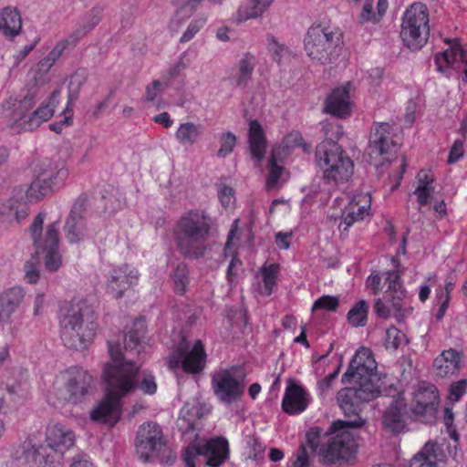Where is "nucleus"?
Listing matches in <instances>:
<instances>
[{
    "instance_id": "35",
    "label": "nucleus",
    "mask_w": 467,
    "mask_h": 467,
    "mask_svg": "<svg viewBox=\"0 0 467 467\" xmlns=\"http://www.w3.org/2000/svg\"><path fill=\"white\" fill-rule=\"evenodd\" d=\"M279 151L280 148H275L268 160V174L265 182V187L268 191L279 187L286 181L287 173L277 159Z\"/></svg>"
},
{
    "instance_id": "26",
    "label": "nucleus",
    "mask_w": 467,
    "mask_h": 467,
    "mask_svg": "<svg viewBox=\"0 0 467 467\" xmlns=\"http://www.w3.org/2000/svg\"><path fill=\"white\" fill-rule=\"evenodd\" d=\"M207 354L202 340H196L192 347L181 350L177 348V365L181 364L182 369L189 374L201 373L205 366Z\"/></svg>"
},
{
    "instance_id": "25",
    "label": "nucleus",
    "mask_w": 467,
    "mask_h": 467,
    "mask_svg": "<svg viewBox=\"0 0 467 467\" xmlns=\"http://www.w3.org/2000/svg\"><path fill=\"white\" fill-rule=\"evenodd\" d=\"M312 400L309 391L296 382H289L285 388L282 410L289 415H297L304 412Z\"/></svg>"
},
{
    "instance_id": "55",
    "label": "nucleus",
    "mask_w": 467,
    "mask_h": 467,
    "mask_svg": "<svg viewBox=\"0 0 467 467\" xmlns=\"http://www.w3.org/2000/svg\"><path fill=\"white\" fill-rule=\"evenodd\" d=\"M242 270V261L236 255H234L226 271V278L230 285H234L237 275Z\"/></svg>"
},
{
    "instance_id": "3",
    "label": "nucleus",
    "mask_w": 467,
    "mask_h": 467,
    "mask_svg": "<svg viewBox=\"0 0 467 467\" xmlns=\"http://www.w3.org/2000/svg\"><path fill=\"white\" fill-rule=\"evenodd\" d=\"M364 423L361 417L348 420H337L327 431L329 437L324 438L321 437V428L312 427L306 434V443L324 464L348 462L355 457L358 449L356 429Z\"/></svg>"
},
{
    "instance_id": "43",
    "label": "nucleus",
    "mask_w": 467,
    "mask_h": 467,
    "mask_svg": "<svg viewBox=\"0 0 467 467\" xmlns=\"http://www.w3.org/2000/svg\"><path fill=\"white\" fill-rule=\"evenodd\" d=\"M267 49L271 53L274 60L282 64L291 57V52L284 45L278 43L272 35L267 36Z\"/></svg>"
},
{
    "instance_id": "23",
    "label": "nucleus",
    "mask_w": 467,
    "mask_h": 467,
    "mask_svg": "<svg viewBox=\"0 0 467 467\" xmlns=\"http://www.w3.org/2000/svg\"><path fill=\"white\" fill-rule=\"evenodd\" d=\"M139 276L138 270L129 265L114 268L107 280V292L117 299L121 298L126 290L137 285Z\"/></svg>"
},
{
    "instance_id": "62",
    "label": "nucleus",
    "mask_w": 467,
    "mask_h": 467,
    "mask_svg": "<svg viewBox=\"0 0 467 467\" xmlns=\"http://www.w3.org/2000/svg\"><path fill=\"white\" fill-rule=\"evenodd\" d=\"M292 232H279L275 234V244L279 249L287 250L290 247Z\"/></svg>"
},
{
    "instance_id": "42",
    "label": "nucleus",
    "mask_w": 467,
    "mask_h": 467,
    "mask_svg": "<svg viewBox=\"0 0 467 467\" xmlns=\"http://www.w3.org/2000/svg\"><path fill=\"white\" fill-rule=\"evenodd\" d=\"M68 47H71L69 40L64 38L58 41L47 57L40 60V69L48 70Z\"/></svg>"
},
{
    "instance_id": "47",
    "label": "nucleus",
    "mask_w": 467,
    "mask_h": 467,
    "mask_svg": "<svg viewBox=\"0 0 467 467\" xmlns=\"http://www.w3.org/2000/svg\"><path fill=\"white\" fill-rule=\"evenodd\" d=\"M467 393V379H462L452 382L448 388L447 400L451 403H455Z\"/></svg>"
},
{
    "instance_id": "41",
    "label": "nucleus",
    "mask_w": 467,
    "mask_h": 467,
    "mask_svg": "<svg viewBox=\"0 0 467 467\" xmlns=\"http://www.w3.org/2000/svg\"><path fill=\"white\" fill-rule=\"evenodd\" d=\"M0 296L5 306L13 314L23 302L25 292L24 289L20 286H13L0 294Z\"/></svg>"
},
{
    "instance_id": "46",
    "label": "nucleus",
    "mask_w": 467,
    "mask_h": 467,
    "mask_svg": "<svg viewBox=\"0 0 467 467\" xmlns=\"http://www.w3.org/2000/svg\"><path fill=\"white\" fill-rule=\"evenodd\" d=\"M199 134L200 128L193 123H184L177 129V139L184 143L194 142Z\"/></svg>"
},
{
    "instance_id": "16",
    "label": "nucleus",
    "mask_w": 467,
    "mask_h": 467,
    "mask_svg": "<svg viewBox=\"0 0 467 467\" xmlns=\"http://www.w3.org/2000/svg\"><path fill=\"white\" fill-rule=\"evenodd\" d=\"M340 41V34L322 25L310 26L304 39L305 49L309 57L321 63L331 60Z\"/></svg>"
},
{
    "instance_id": "5",
    "label": "nucleus",
    "mask_w": 467,
    "mask_h": 467,
    "mask_svg": "<svg viewBox=\"0 0 467 467\" xmlns=\"http://www.w3.org/2000/svg\"><path fill=\"white\" fill-rule=\"evenodd\" d=\"M68 177L65 167H58L50 161H42L35 170V178L25 192L23 188H16L15 194L8 200L7 207L17 221L28 215V207L24 201V194L29 202H37L44 197L61 189Z\"/></svg>"
},
{
    "instance_id": "48",
    "label": "nucleus",
    "mask_w": 467,
    "mask_h": 467,
    "mask_svg": "<svg viewBox=\"0 0 467 467\" xmlns=\"http://www.w3.org/2000/svg\"><path fill=\"white\" fill-rule=\"evenodd\" d=\"M166 83L161 80H154L152 83L146 87V94L144 100L152 103L158 109L161 107V103L157 100L158 95L164 89Z\"/></svg>"
},
{
    "instance_id": "24",
    "label": "nucleus",
    "mask_w": 467,
    "mask_h": 467,
    "mask_svg": "<svg viewBox=\"0 0 467 467\" xmlns=\"http://www.w3.org/2000/svg\"><path fill=\"white\" fill-rule=\"evenodd\" d=\"M464 365V354L462 350L450 348L442 350L433 360L435 375L441 379L456 377Z\"/></svg>"
},
{
    "instance_id": "7",
    "label": "nucleus",
    "mask_w": 467,
    "mask_h": 467,
    "mask_svg": "<svg viewBox=\"0 0 467 467\" xmlns=\"http://www.w3.org/2000/svg\"><path fill=\"white\" fill-rule=\"evenodd\" d=\"M61 311V339L64 345L73 349L86 348L98 327L95 309L86 301H78Z\"/></svg>"
},
{
    "instance_id": "9",
    "label": "nucleus",
    "mask_w": 467,
    "mask_h": 467,
    "mask_svg": "<svg viewBox=\"0 0 467 467\" xmlns=\"http://www.w3.org/2000/svg\"><path fill=\"white\" fill-rule=\"evenodd\" d=\"M46 441V445L25 451L30 467H60L64 452L74 445L75 434L60 423H50L47 427Z\"/></svg>"
},
{
    "instance_id": "37",
    "label": "nucleus",
    "mask_w": 467,
    "mask_h": 467,
    "mask_svg": "<svg viewBox=\"0 0 467 467\" xmlns=\"http://www.w3.org/2000/svg\"><path fill=\"white\" fill-rule=\"evenodd\" d=\"M369 305L366 300H359L354 304L347 315L348 324L353 327H365L368 322Z\"/></svg>"
},
{
    "instance_id": "45",
    "label": "nucleus",
    "mask_w": 467,
    "mask_h": 467,
    "mask_svg": "<svg viewBox=\"0 0 467 467\" xmlns=\"http://www.w3.org/2000/svg\"><path fill=\"white\" fill-rule=\"evenodd\" d=\"M220 148L217 151L219 158H225L234 149L236 145V136L230 131L223 132L219 138Z\"/></svg>"
},
{
    "instance_id": "36",
    "label": "nucleus",
    "mask_w": 467,
    "mask_h": 467,
    "mask_svg": "<svg viewBox=\"0 0 467 467\" xmlns=\"http://www.w3.org/2000/svg\"><path fill=\"white\" fill-rule=\"evenodd\" d=\"M442 460V453L434 442H427L410 461V467H438Z\"/></svg>"
},
{
    "instance_id": "34",
    "label": "nucleus",
    "mask_w": 467,
    "mask_h": 467,
    "mask_svg": "<svg viewBox=\"0 0 467 467\" xmlns=\"http://www.w3.org/2000/svg\"><path fill=\"white\" fill-rule=\"evenodd\" d=\"M22 29V18L16 8L5 7L0 11V34L7 39L18 36Z\"/></svg>"
},
{
    "instance_id": "59",
    "label": "nucleus",
    "mask_w": 467,
    "mask_h": 467,
    "mask_svg": "<svg viewBox=\"0 0 467 467\" xmlns=\"http://www.w3.org/2000/svg\"><path fill=\"white\" fill-rule=\"evenodd\" d=\"M437 279V275L435 273L430 274L423 284L420 286L419 290V299L421 302H425L431 294V287L435 284Z\"/></svg>"
},
{
    "instance_id": "17",
    "label": "nucleus",
    "mask_w": 467,
    "mask_h": 467,
    "mask_svg": "<svg viewBox=\"0 0 467 467\" xmlns=\"http://www.w3.org/2000/svg\"><path fill=\"white\" fill-rule=\"evenodd\" d=\"M439 406L440 391L438 388L427 381L420 382L412 392L410 408L412 418L423 423H433L438 416Z\"/></svg>"
},
{
    "instance_id": "49",
    "label": "nucleus",
    "mask_w": 467,
    "mask_h": 467,
    "mask_svg": "<svg viewBox=\"0 0 467 467\" xmlns=\"http://www.w3.org/2000/svg\"><path fill=\"white\" fill-rule=\"evenodd\" d=\"M217 192L218 198L221 204L224 208H231L234 206L235 202L234 190L225 184L224 182H220L217 185Z\"/></svg>"
},
{
    "instance_id": "21",
    "label": "nucleus",
    "mask_w": 467,
    "mask_h": 467,
    "mask_svg": "<svg viewBox=\"0 0 467 467\" xmlns=\"http://www.w3.org/2000/svg\"><path fill=\"white\" fill-rule=\"evenodd\" d=\"M437 69L448 76H455L467 82V52L458 44H453L434 57Z\"/></svg>"
},
{
    "instance_id": "14",
    "label": "nucleus",
    "mask_w": 467,
    "mask_h": 467,
    "mask_svg": "<svg viewBox=\"0 0 467 467\" xmlns=\"http://www.w3.org/2000/svg\"><path fill=\"white\" fill-rule=\"evenodd\" d=\"M88 195L82 192L72 203L70 211L65 219L63 232L66 240L70 244L92 240L98 234V230L87 220Z\"/></svg>"
},
{
    "instance_id": "15",
    "label": "nucleus",
    "mask_w": 467,
    "mask_h": 467,
    "mask_svg": "<svg viewBox=\"0 0 467 467\" xmlns=\"http://www.w3.org/2000/svg\"><path fill=\"white\" fill-rule=\"evenodd\" d=\"M204 456L209 467H220L230 456L229 442L226 438L218 436L202 443L195 434V440L182 452V461L186 467H196V459Z\"/></svg>"
},
{
    "instance_id": "32",
    "label": "nucleus",
    "mask_w": 467,
    "mask_h": 467,
    "mask_svg": "<svg viewBox=\"0 0 467 467\" xmlns=\"http://www.w3.org/2000/svg\"><path fill=\"white\" fill-rule=\"evenodd\" d=\"M416 185L412 194L416 197L419 210L428 205L435 191V178L431 171L421 170L416 176Z\"/></svg>"
},
{
    "instance_id": "60",
    "label": "nucleus",
    "mask_w": 467,
    "mask_h": 467,
    "mask_svg": "<svg viewBox=\"0 0 467 467\" xmlns=\"http://www.w3.org/2000/svg\"><path fill=\"white\" fill-rule=\"evenodd\" d=\"M300 146H303V138L297 131L290 132L283 140V150L285 151Z\"/></svg>"
},
{
    "instance_id": "10",
    "label": "nucleus",
    "mask_w": 467,
    "mask_h": 467,
    "mask_svg": "<svg viewBox=\"0 0 467 467\" xmlns=\"http://www.w3.org/2000/svg\"><path fill=\"white\" fill-rule=\"evenodd\" d=\"M136 453L143 462H150L159 459L165 465H172L174 458L171 450L168 447L160 425L154 422L142 424L136 436Z\"/></svg>"
},
{
    "instance_id": "44",
    "label": "nucleus",
    "mask_w": 467,
    "mask_h": 467,
    "mask_svg": "<svg viewBox=\"0 0 467 467\" xmlns=\"http://www.w3.org/2000/svg\"><path fill=\"white\" fill-rule=\"evenodd\" d=\"M406 343V336L402 331L395 327H391L386 330L385 347L387 349H397Z\"/></svg>"
},
{
    "instance_id": "11",
    "label": "nucleus",
    "mask_w": 467,
    "mask_h": 467,
    "mask_svg": "<svg viewBox=\"0 0 467 467\" xmlns=\"http://www.w3.org/2000/svg\"><path fill=\"white\" fill-rule=\"evenodd\" d=\"M45 215L37 214L31 226L30 234L36 252L44 254L45 265L49 271H57L61 266L59 253V221L49 223L42 234Z\"/></svg>"
},
{
    "instance_id": "58",
    "label": "nucleus",
    "mask_w": 467,
    "mask_h": 467,
    "mask_svg": "<svg viewBox=\"0 0 467 467\" xmlns=\"http://www.w3.org/2000/svg\"><path fill=\"white\" fill-rule=\"evenodd\" d=\"M89 31L90 26H87L85 23L79 24L76 26L68 37L65 39L69 40L70 47H74L79 42V40L82 39Z\"/></svg>"
},
{
    "instance_id": "2",
    "label": "nucleus",
    "mask_w": 467,
    "mask_h": 467,
    "mask_svg": "<svg viewBox=\"0 0 467 467\" xmlns=\"http://www.w3.org/2000/svg\"><path fill=\"white\" fill-rule=\"evenodd\" d=\"M344 384L355 383L357 387L342 389L337 397V403L346 416L355 415L360 403L368 402L379 393H391L392 388H383L381 376L377 372V363L369 348H360L353 357L346 373Z\"/></svg>"
},
{
    "instance_id": "12",
    "label": "nucleus",
    "mask_w": 467,
    "mask_h": 467,
    "mask_svg": "<svg viewBox=\"0 0 467 467\" xmlns=\"http://www.w3.org/2000/svg\"><path fill=\"white\" fill-rule=\"evenodd\" d=\"M245 378V372L240 366L218 368L211 374V387L214 396L223 404L236 402L244 392Z\"/></svg>"
},
{
    "instance_id": "29",
    "label": "nucleus",
    "mask_w": 467,
    "mask_h": 467,
    "mask_svg": "<svg viewBox=\"0 0 467 467\" xmlns=\"http://www.w3.org/2000/svg\"><path fill=\"white\" fill-rule=\"evenodd\" d=\"M279 274V264H264L255 275V278L260 280V282L254 284V287L256 292L264 296H271L277 286Z\"/></svg>"
},
{
    "instance_id": "13",
    "label": "nucleus",
    "mask_w": 467,
    "mask_h": 467,
    "mask_svg": "<svg viewBox=\"0 0 467 467\" xmlns=\"http://www.w3.org/2000/svg\"><path fill=\"white\" fill-rule=\"evenodd\" d=\"M429 10L421 3H414L402 16L400 37L410 49H420L430 35Z\"/></svg>"
},
{
    "instance_id": "64",
    "label": "nucleus",
    "mask_w": 467,
    "mask_h": 467,
    "mask_svg": "<svg viewBox=\"0 0 467 467\" xmlns=\"http://www.w3.org/2000/svg\"><path fill=\"white\" fill-rule=\"evenodd\" d=\"M7 392L9 396L16 395L18 398H25L27 394V387L26 383H18L16 385L7 386Z\"/></svg>"
},
{
    "instance_id": "28",
    "label": "nucleus",
    "mask_w": 467,
    "mask_h": 467,
    "mask_svg": "<svg viewBox=\"0 0 467 467\" xmlns=\"http://www.w3.org/2000/svg\"><path fill=\"white\" fill-rule=\"evenodd\" d=\"M349 86L350 83H348L345 86L335 88L331 92L325 102V110L327 113L340 118L350 114Z\"/></svg>"
},
{
    "instance_id": "1",
    "label": "nucleus",
    "mask_w": 467,
    "mask_h": 467,
    "mask_svg": "<svg viewBox=\"0 0 467 467\" xmlns=\"http://www.w3.org/2000/svg\"><path fill=\"white\" fill-rule=\"evenodd\" d=\"M146 320L136 319L128 328L124 337V352L121 345L108 341L111 363L105 366L103 379L106 397L90 412L93 421L114 425L121 413V399L138 388L145 395H154L158 385L155 376L149 370H140L132 359L133 354L140 355L144 349Z\"/></svg>"
},
{
    "instance_id": "27",
    "label": "nucleus",
    "mask_w": 467,
    "mask_h": 467,
    "mask_svg": "<svg viewBox=\"0 0 467 467\" xmlns=\"http://www.w3.org/2000/svg\"><path fill=\"white\" fill-rule=\"evenodd\" d=\"M275 0H243L235 11L233 21L242 24L248 20L262 18Z\"/></svg>"
},
{
    "instance_id": "22",
    "label": "nucleus",
    "mask_w": 467,
    "mask_h": 467,
    "mask_svg": "<svg viewBox=\"0 0 467 467\" xmlns=\"http://www.w3.org/2000/svg\"><path fill=\"white\" fill-rule=\"evenodd\" d=\"M371 195L369 192H357L349 198L348 205L342 211L338 230L341 236L347 235L349 228L357 222L370 215Z\"/></svg>"
},
{
    "instance_id": "63",
    "label": "nucleus",
    "mask_w": 467,
    "mask_h": 467,
    "mask_svg": "<svg viewBox=\"0 0 467 467\" xmlns=\"http://www.w3.org/2000/svg\"><path fill=\"white\" fill-rule=\"evenodd\" d=\"M188 285V278L185 275L184 267L177 265V294L179 292H184Z\"/></svg>"
},
{
    "instance_id": "39",
    "label": "nucleus",
    "mask_w": 467,
    "mask_h": 467,
    "mask_svg": "<svg viewBox=\"0 0 467 467\" xmlns=\"http://www.w3.org/2000/svg\"><path fill=\"white\" fill-rule=\"evenodd\" d=\"M88 71L85 68H78L71 76L68 84V102H74L78 99L81 88L88 79Z\"/></svg>"
},
{
    "instance_id": "30",
    "label": "nucleus",
    "mask_w": 467,
    "mask_h": 467,
    "mask_svg": "<svg viewBox=\"0 0 467 467\" xmlns=\"http://www.w3.org/2000/svg\"><path fill=\"white\" fill-rule=\"evenodd\" d=\"M248 144L254 165L260 167L266 151L267 141L265 130L256 119L249 123Z\"/></svg>"
},
{
    "instance_id": "8",
    "label": "nucleus",
    "mask_w": 467,
    "mask_h": 467,
    "mask_svg": "<svg viewBox=\"0 0 467 467\" xmlns=\"http://www.w3.org/2000/svg\"><path fill=\"white\" fill-rule=\"evenodd\" d=\"M213 227L214 220L205 210L188 211L177 221V230L181 234L177 248L185 256L202 257L206 249L205 242L212 235Z\"/></svg>"
},
{
    "instance_id": "19",
    "label": "nucleus",
    "mask_w": 467,
    "mask_h": 467,
    "mask_svg": "<svg viewBox=\"0 0 467 467\" xmlns=\"http://www.w3.org/2000/svg\"><path fill=\"white\" fill-rule=\"evenodd\" d=\"M381 381L383 382V388L385 387L388 390L392 388L390 394L385 392L379 393V395L391 398L389 405L383 414V424L389 431L400 432L406 427L409 416L404 392L400 389V383L398 381L395 383L394 380L389 379L387 375L381 377Z\"/></svg>"
},
{
    "instance_id": "53",
    "label": "nucleus",
    "mask_w": 467,
    "mask_h": 467,
    "mask_svg": "<svg viewBox=\"0 0 467 467\" xmlns=\"http://www.w3.org/2000/svg\"><path fill=\"white\" fill-rule=\"evenodd\" d=\"M36 100L33 94H27L25 98L18 102V106L14 110V118L16 121L20 126V118L23 115L28 116L27 112L32 109V108L36 105Z\"/></svg>"
},
{
    "instance_id": "33",
    "label": "nucleus",
    "mask_w": 467,
    "mask_h": 467,
    "mask_svg": "<svg viewBox=\"0 0 467 467\" xmlns=\"http://www.w3.org/2000/svg\"><path fill=\"white\" fill-rule=\"evenodd\" d=\"M389 8L388 0H364L358 16L359 24L379 23Z\"/></svg>"
},
{
    "instance_id": "51",
    "label": "nucleus",
    "mask_w": 467,
    "mask_h": 467,
    "mask_svg": "<svg viewBox=\"0 0 467 467\" xmlns=\"http://www.w3.org/2000/svg\"><path fill=\"white\" fill-rule=\"evenodd\" d=\"M339 306V299L337 296L325 295L317 298L313 306L312 311L316 310H327V311H336Z\"/></svg>"
},
{
    "instance_id": "40",
    "label": "nucleus",
    "mask_w": 467,
    "mask_h": 467,
    "mask_svg": "<svg viewBox=\"0 0 467 467\" xmlns=\"http://www.w3.org/2000/svg\"><path fill=\"white\" fill-rule=\"evenodd\" d=\"M0 296L5 306L13 314L23 302L25 292L24 289L20 286H13L0 294Z\"/></svg>"
},
{
    "instance_id": "20",
    "label": "nucleus",
    "mask_w": 467,
    "mask_h": 467,
    "mask_svg": "<svg viewBox=\"0 0 467 467\" xmlns=\"http://www.w3.org/2000/svg\"><path fill=\"white\" fill-rule=\"evenodd\" d=\"M67 375V382L59 390V399L72 404L84 402L92 392V376L82 368H71Z\"/></svg>"
},
{
    "instance_id": "57",
    "label": "nucleus",
    "mask_w": 467,
    "mask_h": 467,
    "mask_svg": "<svg viewBox=\"0 0 467 467\" xmlns=\"http://www.w3.org/2000/svg\"><path fill=\"white\" fill-rule=\"evenodd\" d=\"M205 19L200 18L192 21L187 27L186 31L182 34L180 38V41L182 43H186L193 38V36L200 31V29L204 26Z\"/></svg>"
},
{
    "instance_id": "31",
    "label": "nucleus",
    "mask_w": 467,
    "mask_h": 467,
    "mask_svg": "<svg viewBox=\"0 0 467 467\" xmlns=\"http://www.w3.org/2000/svg\"><path fill=\"white\" fill-rule=\"evenodd\" d=\"M60 92L54 90L50 96L49 102L41 104L35 111L28 116L23 115L20 118V126L25 130H33L44 121L48 120L54 114L55 101H57Z\"/></svg>"
},
{
    "instance_id": "54",
    "label": "nucleus",
    "mask_w": 467,
    "mask_h": 467,
    "mask_svg": "<svg viewBox=\"0 0 467 467\" xmlns=\"http://www.w3.org/2000/svg\"><path fill=\"white\" fill-rule=\"evenodd\" d=\"M293 467H309L310 457L306 446L302 444L289 460Z\"/></svg>"
},
{
    "instance_id": "18",
    "label": "nucleus",
    "mask_w": 467,
    "mask_h": 467,
    "mask_svg": "<svg viewBox=\"0 0 467 467\" xmlns=\"http://www.w3.org/2000/svg\"><path fill=\"white\" fill-rule=\"evenodd\" d=\"M400 149L399 142L394 140L392 128L389 123H376L369 138V159L376 167L380 168L385 162H390Z\"/></svg>"
},
{
    "instance_id": "6",
    "label": "nucleus",
    "mask_w": 467,
    "mask_h": 467,
    "mask_svg": "<svg viewBox=\"0 0 467 467\" xmlns=\"http://www.w3.org/2000/svg\"><path fill=\"white\" fill-rule=\"evenodd\" d=\"M322 128L327 141L317 148V164L322 171L324 182L327 184L339 186L351 179L354 162L336 143L343 135L342 127L337 122H324Z\"/></svg>"
},
{
    "instance_id": "4",
    "label": "nucleus",
    "mask_w": 467,
    "mask_h": 467,
    "mask_svg": "<svg viewBox=\"0 0 467 467\" xmlns=\"http://www.w3.org/2000/svg\"><path fill=\"white\" fill-rule=\"evenodd\" d=\"M392 270L371 273L366 279V286L374 296L383 292V297L375 302V311L379 317H388L392 314L398 318L411 313L412 309L405 302L406 291L400 280V262L390 257Z\"/></svg>"
},
{
    "instance_id": "38",
    "label": "nucleus",
    "mask_w": 467,
    "mask_h": 467,
    "mask_svg": "<svg viewBox=\"0 0 467 467\" xmlns=\"http://www.w3.org/2000/svg\"><path fill=\"white\" fill-rule=\"evenodd\" d=\"M255 66V58L253 55L245 54L238 64V72L235 77L237 87H245L251 79Z\"/></svg>"
},
{
    "instance_id": "61",
    "label": "nucleus",
    "mask_w": 467,
    "mask_h": 467,
    "mask_svg": "<svg viewBox=\"0 0 467 467\" xmlns=\"http://www.w3.org/2000/svg\"><path fill=\"white\" fill-rule=\"evenodd\" d=\"M463 142L460 140H457L453 142L451 150L449 152L448 163L453 164L456 163L460 159L463 157L464 149Z\"/></svg>"
},
{
    "instance_id": "52",
    "label": "nucleus",
    "mask_w": 467,
    "mask_h": 467,
    "mask_svg": "<svg viewBox=\"0 0 467 467\" xmlns=\"http://www.w3.org/2000/svg\"><path fill=\"white\" fill-rule=\"evenodd\" d=\"M451 299V296H447V294H436L435 293V299H434V317L436 321H441L448 308Z\"/></svg>"
},
{
    "instance_id": "50",
    "label": "nucleus",
    "mask_w": 467,
    "mask_h": 467,
    "mask_svg": "<svg viewBox=\"0 0 467 467\" xmlns=\"http://www.w3.org/2000/svg\"><path fill=\"white\" fill-rule=\"evenodd\" d=\"M331 197L330 191L327 189L314 190L305 197L304 202L309 205L322 206L326 204Z\"/></svg>"
},
{
    "instance_id": "56",
    "label": "nucleus",
    "mask_w": 467,
    "mask_h": 467,
    "mask_svg": "<svg viewBox=\"0 0 467 467\" xmlns=\"http://www.w3.org/2000/svg\"><path fill=\"white\" fill-rule=\"evenodd\" d=\"M454 413L451 407H445L443 413V421L447 428L450 437L455 441H458L459 435L453 425Z\"/></svg>"
}]
</instances>
